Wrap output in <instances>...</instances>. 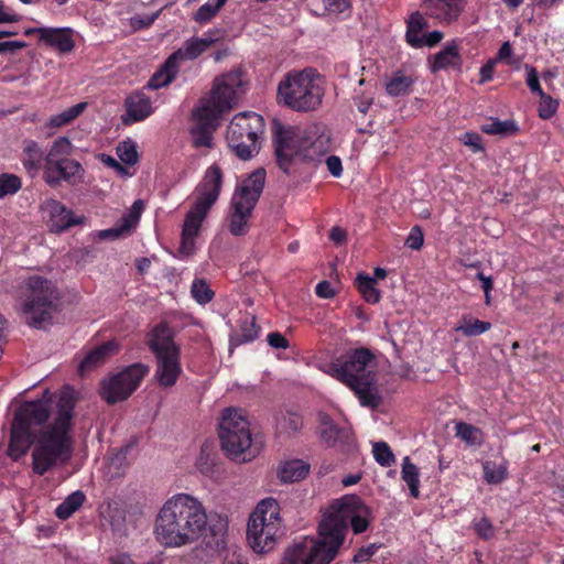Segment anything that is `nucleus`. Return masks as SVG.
Masks as SVG:
<instances>
[{"instance_id":"1","label":"nucleus","mask_w":564,"mask_h":564,"mask_svg":"<svg viewBox=\"0 0 564 564\" xmlns=\"http://www.w3.org/2000/svg\"><path fill=\"white\" fill-rule=\"evenodd\" d=\"M75 405L69 387L57 395L46 390L41 399L23 402L11 425L9 456L17 460L33 445L32 470L39 476L65 465L74 453Z\"/></svg>"},{"instance_id":"2","label":"nucleus","mask_w":564,"mask_h":564,"mask_svg":"<svg viewBox=\"0 0 564 564\" xmlns=\"http://www.w3.org/2000/svg\"><path fill=\"white\" fill-rule=\"evenodd\" d=\"M227 528V518L219 514L208 518L206 508L198 498L177 494L166 500L159 511L154 532L161 544L181 547L197 542L209 530L219 545Z\"/></svg>"},{"instance_id":"3","label":"nucleus","mask_w":564,"mask_h":564,"mask_svg":"<svg viewBox=\"0 0 564 564\" xmlns=\"http://www.w3.org/2000/svg\"><path fill=\"white\" fill-rule=\"evenodd\" d=\"M272 142L280 170L290 174L297 162L317 164L330 150V137L317 127L301 128L273 121Z\"/></svg>"},{"instance_id":"4","label":"nucleus","mask_w":564,"mask_h":564,"mask_svg":"<svg viewBox=\"0 0 564 564\" xmlns=\"http://www.w3.org/2000/svg\"><path fill=\"white\" fill-rule=\"evenodd\" d=\"M241 73L230 72L215 79L208 97L202 98L192 111L193 126L189 129L195 148L214 147V133L219 126L221 115L229 111L241 86Z\"/></svg>"},{"instance_id":"5","label":"nucleus","mask_w":564,"mask_h":564,"mask_svg":"<svg viewBox=\"0 0 564 564\" xmlns=\"http://www.w3.org/2000/svg\"><path fill=\"white\" fill-rule=\"evenodd\" d=\"M372 360L373 354L368 348L354 349L329 364L325 372L349 387L361 405L376 409L381 397L376 386V373L367 369Z\"/></svg>"},{"instance_id":"6","label":"nucleus","mask_w":564,"mask_h":564,"mask_svg":"<svg viewBox=\"0 0 564 564\" xmlns=\"http://www.w3.org/2000/svg\"><path fill=\"white\" fill-rule=\"evenodd\" d=\"M224 182V174L218 164L210 165L196 186V200L185 216L180 252L186 257L195 250V238L198 236L202 224L213 205L217 202Z\"/></svg>"},{"instance_id":"7","label":"nucleus","mask_w":564,"mask_h":564,"mask_svg":"<svg viewBox=\"0 0 564 564\" xmlns=\"http://www.w3.org/2000/svg\"><path fill=\"white\" fill-rule=\"evenodd\" d=\"M324 97L319 74L313 68L292 70L278 85V102L297 112L316 110Z\"/></svg>"},{"instance_id":"8","label":"nucleus","mask_w":564,"mask_h":564,"mask_svg":"<svg viewBox=\"0 0 564 564\" xmlns=\"http://www.w3.org/2000/svg\"><path fill=\"white\" fill-rule=\"evenodd\" d=\"M218 436L221 449L232 460H250L259 451L252 443L250 421L240 408L229 406L221 411Z\"/></svg>"},{"instance_id":"9","label":"nucleus","mask_w":564,"mask_h":564,"mask_svg":"<svg viewBox=\"0 0 564 564\" xmlns=\"http://www.w3.org/2000/svg\"><path fill=\"white\" fill-rule=\"evenodd\" d=\"M59 301L61 292L53 281L32 275L25 281L21 314L28 325L41 328L51 322L58 310Z\"/></svg>"},{"instance_id":"10","label":"nucleus","mask_w":564,"mask_h":564,"mask_svg":"<svg viewBox=\"0 0 564 564\" xmlns=\"http://www.w3.org/2000/svg\"><path fill=\"white\" fill-rule=\"evenodd\" d=\"M265 170L259 167L245 178L235 189L228 215V230L232 236H245L249 230V219L263 192Z\"/></svg>"},{"instance_id":"11","label":"nucleus","mask_w":564,"mask_h":564,"mask_svg":"<svg viewBox=\"0 0 564 564\" xmlns=\"http://www.w3.org/2000/svg\"><path fill=\"white\" fill-rule=\"evenodd\" d=\"M279 503L273 498L260 501L251 513L247 525L250 547L259 554L272 551L282 536Z\"/></svg>"},{"instance_id":"12","label":"nucleus","mask_w":564,"mask_h":564,"mask_svg":"<svg viewBox=\"0 0 564 564\" xmlns=\"http://www.w3.org/2000/svg\"><path fill=\"white\" fill-rule=\"evenodd\" d=\"M343 544L340 530L323 517L318 524L317 538H304L293 543L290 557L302 558L301 564H330L339 554Z\"/></svg>"},{"instance_id":"13","label":"nucleus","mask_w":564,"mask_h":564,"mask_svg":"<svg viewBox=\"0 0 564 564\" xmlns=\"http://www.w3.org/2000/svg\"><path fill=\"white\" fill-rule=\"evenodd\" d=\"M263 118L252 111L236 115L227 127L226 141L231 151L241 160H250L260 150L263 133Z\"/></svg>"},{"instance_id":"14","label":"nucleus","mask_w":564,"mask_h":564,"mask_svg":"<svg viewBox=\"0 0 564 564\" xmlns=\"http://www.w3.org/2000/svg\"><path fill=\"white\" fill-rule=\"evenodd\" d=\"M74 145L67 137L57 138L51 145L45 156L43 166V180L51 187H58L63 181L75 183L82 178L84 169L78 161L68 159Z\"/></svg>"},{"instance_id":"15","label":"nucleus","mask_w":564,"mask_h":564,"mask_svg":"<svg viewBox=\"0 0 564 564\" xmlns=\"http://www.w3.org/2000/svg\"><path fill=\"white\" fill-rule=\"evenodd\" d=\"M330 524H336L340 530L343 541L348 531V523L355 534L365 532L369 527L371 511L360 497L355 495H346L335 500L323 516Z\"/></svg>"},{"instance_id":"16","label":"nucleus","mask_w":564,"mask_h":564,"mask_svg":"<svg viewBox=\"0 0 564 564\" xmlns=\"http://www.w3.org/2000/svg\"><path fill=\"white\" fill-rule=\"evenodd\" d=\"M149 367L141 362L128 366L101 382V397L108 404L127 400L140 386Z\"/></svg>"},{"instance_id":"17","label":"nucleus","mask_w":564,"mask_h":564,"mask_svg":"<svg viewBox=\"0 0 564 564\" xmlns=\"http://www.w3.org/2000/svg\"><path fill=\"white\" fill-rule=\"evenodd\" d=\"M319 422V436L327 447H337L343 453H350L356 448L355 436L350 429L339 427L327 414H321Z\"/></svg>"},{"instance_id":"18","label":"nucleus","mask_w":564,"mask_h":564,"mask_svg":"<svg viewBox=\"0 0 564 564\" xmlns=\"http://www.w3.org/2000/svg\"><path fill=\"white\" fill-rule=\"evenodd\" d=\"M147 345L155 358L181 354L174 332L166 322L159 323L149 332Z\"/></svg>"},{"instance_id":"19","label":"nucleus","mask_w":564,"mask_h":564,"mask_svg":"<svg viewBox=\"0 0 564 564\" xmlns=\"http://www.w3.org/2000/svg\"><path fill=\"white\" fill-rule=\"evenodd\" d=\"M182 371L181 354L155 358L154 378L161 388L174 387Z\"/></svg>"},{"instance_id":"20","label":"nucleus","mask_w":564,"mask_h":564,"mask_svg":"<svg viewBox=\"0 0 564 564\" xmlns=\"http://www.w3.org/2000/svg\"><path fill=\"white\" fill-rule=\"evenodd\" d=\"M218 31H208L203 37H192L187 40L184 45L175 51L171 56L178 63L185 59H195L203 54L216 41L215 33Z\"/></svg>"},{"instance_id":"21","label":"nucleus","mask_w":564,"mask_h":564,"mask_svg":"<svg viewBox=\"0 0 564 564\" xmlns=\"http://www.w3.org/2000/svg\"><path fill=\"white\" fill-rule=\"evenodd\" d=\"M40 41L48 46L55 47L61 53H69L75 47L73 30L70 28H45L37 30Z\"/></svg>"},{"instance_id":"22","label":"nucleus","mask_w":564,"mask_h":564,"mask_svg":"<svg viewBox=\"0 0 564 564\" xmlns=\"http://www.w3.org/2000/svg\"><path fill=\"white\" fill-rule=\"evenodd\" d=\"M45 156L41 145L34 140H24L21 162L30 177H35L45 164Z\"/></svg>"},{"instance_id":"23","label":"nucleus","mask_w":564,"mask_h":564,"mask_svg":"<svg viewBox=\"0 0 564 564\" xmlns=\"http://www.w3.org/2000/svg\"><path fill=\"white\" fill-rule=\"evenodd\" d=\"M127 115L124 123L141 121L152 113L150 98L142 91H137L126 99Z\"/></svg>"},{"instance_id":"24","label":"nucleus","mask_w":564,"mask_h":564,"mask_svg":"<svg viewBox=\"0 0 564 564\" xmlns=\"http://www.w3.org/2000/svg\"><path fill=\"white\" fill-rule=\"evenodd\" d=\"M118 350V344L116 341L105 343L90 351L84 357L78 366V372L80 376H85L87 372L105 364L107 358L113 355Z\"/></svg>"},{"instance_id":"25","label":"nucleus","mask_w":564,"mask_h":564,"mask_svg":"<svg viewBox=\"0 0 564 564\" xmlns=\"http://www.w3.org/2000/svg\"><path fill=\"white\" fill-rule=\"evenodd\" d=\"M43 208L48 213L50 226L53 231L59 232L66 230L77 223L73 218L70 210L58 200L48 199L45 202Z\"/></svg>"},{"instance_id":"26","label":"nucleus","mask_w":564,"mask_h":564,"mask_svg":"<svg viewBox=\"0 0 564 564\" xmlns=\"http://www.w3.org/2000/svg\"><path fill=\"white\" fill-rule=\"evenodd\" d=\"M462 56L459 54V46L457 42L452 41L445 45V47L433 56L431 63V70L436 73L441 69H447L449 67L460 70L462 69Z\"/></svg>"},{"instance_id":"27","label":"nucleus","mask_w":564,"mask_h":564,"mask_svg":"<svg viewBox=\"0 0 564 564\" xmlns=\"http://www.w3.org/2000/svg\"><path fill=\"white\" fill-rule=\"evenodd\" d=\"M310 471V465L302 459H291L280 464L279 479L282 482H296L304 479Z\"/></svg>"},{"instance_id":"28","label":"nucleus","mask_w":564,"mask_h":564,"mask_svg":"<svg viewBox=\"0 0 564 564\" xmlns=\"http://www.w3.org/2000/svg\"><path fill=\"white\" fill-rule=\"evenodd\" d=\"M178 70V63L170 56L164 64L152 75L145 88L159 89L170 84L176 76Z\"/></svg>"},{"instance_id":"29","label":"nucleus","mask_w":564,"mask_h":564,"mask_svg":"<svg viewBox=\"0 0 564 564\" xmlns=\"http://www.w3.org/2000/svg\"><path fill=\"white\" fill-rule=\"evenodd\" d=\"M429 24L424 17L419 12H413L406 25L405 39L409 45L415 48L422 47V36L421 33L427 29Z\"/></svg>"},{"instance_id":"30","label":"nucleus","mask_w":564,"mask_h":564,"mask_svg":"<svg viewBox=\"0 0 564 564\" xmlns=\"http://www.w3.org/2000/svg\"><path fill=\"white\" fill-rule=\"evenodd\" d=\"M413 84L414 79L411 76L398 70L386 83V91L392 97L404 96L411 93Z\"/></svg>"},{"instance_id":"31","label":"nucleus","mask_w":564,"mask_h":564,"mask_svg":"<svg viewBox=\"0 0 564 564\" xmlns=\"http://www.w3.org/2000/svg\"><path fill=\"white\" fill-rule=\"evenodd\" d=\"M377 283L376 278H372L366 273H359L356 278L355 284L362 297L371 304H376L380 301V291L375 286Z\"/></svg>"},{"instance_id":"32","label":"nucleus","mask_w":564,"mask_h":564,"mask_svg":"<svg viewBox=\"0 0 564 564\" xmlns=\"http://www.w3.org/2000/svg\"><path fill=\"white\" fill-rule=\"evenodd\" d=\"M84 501L85 495L79 490L74 491L55 509V516L66 520L83 506Z\"/></svg>"},{"instance_id":"33","label":"nucleus","mask_w":564,"mask_h":564,"mask_svg":"<svg viewBox=\"0 0 564 564\" xmlns=\"http://www.w3.org/2000/svg\"><path fill=\"white\" fill-rule=\"evenodd\" d=\"M491 328L489 322L475 319L471 317H463L455 330L462 333L466 337L478 336Z\"/></svg>"},{"instance_id":"34","label":"nucleus","mask_w":564,"mask_h":564,"mask_svg":"<svg viewBox=\"0 0 564 564\" xmlns=\"http://www.w3.org/2000/svg\"><path fill=\"white\" fill-rule=\"evenodd\" d=\"M102 513H105V517L108 519L116 533H126V511L119 507L118 502H109Z\"/></svg>"},{"instance_id":"35","label":"nucleus","mask_w":564,"mask_h":564,"mask_svg":"<svg viewBox=\"0 0 564 564\" xmlns=\"http://www.w3.org/2000/svg\"><path fill=\"white\" fill-rule=\"evenodd\" d=\"M401 476H402V479L408 484L411 496L413 498H417L420 496L419 469L413 463H411V460L408 456L404 457V459H403Z\"/></svg>"},{"instance_id":"36","label":"nucleus","mask_w":564,"mask_h":564,"mask_svg":"<svg viewBox=\"0 0 564 564\" xmlns=\"http://www.w3.org/2000/svg\"><path fill=\"white\" fill-rule=\"evenodd\" d=\"M87 107V102H79L74 105L61 113L54 115L48 120V126L52 128H61L65 124H68L74 119H76Z\"/></svg>"},{"instance_id":"37","label":"nucleus","mask_w":564,"mask_h":564,"mask_svg":"<svg viewBox=\"0 0 564 564\" xmlns=\"http://www.w3.org/2000/svg\"><path fill=\"white\" fill-rule=\"evenodd\" d=\"M484 478L488 484H500L507 476V465L486 460L482 463Z\"/></svg>"},{"instance_id":"38","label":"nucleus","mask_w":564,"mask_h":564,"mask_svg":"<svg viewBox=\"0 0 564 564\" xmlns=\"http://www.w3.org/2000/svg\"><path fill=\"white\" fill-rule=\"evenodd\" d=\"M481 130L488 134H498L505 137L516 133L518 128L514 121L511 120L501 121L499 119H490L489 122L481 126Z\"/></svg>"},{"instance_id":"39","label":"nucleus","mask_w":564,"mask_h":564,"mask_svg":"<svg viewBox=\"0 0 564 564\" xmlns=\"http://www.w3.org/2000/svg\"><path fill=\"white\" fill-rule=\"evenodd\" d=\"M456 436L462 438L467 445L475 446L481 443V431L468 423L458 422L455 425Z\"/></svg>"},{"instance_id":"40","label":"nucleus","mask_w":564,"mask_h":564,"mask_svg":"<svg viewBox=\"0 0 564 564\" xmlns=\"http://www.w3.org/2000/svg\"><path fill=\"white\" fill-rule=\"evenodd\" d=\"M226 2L227 0H215V2H206L205 4L200 6L194 13V21L199 24L209 22L214 17L217 15Z\"/></svg>"},{"instance_id":"41","label":"nucleus","mask_w":564,"mask_h":564,"mask_svg":"<svg viewBox=\"0 0 564 564\" xmlns=\"http://www.w3.org/2000/svg\"><path fill=\"white\" fill-rule=\"evenodd\" d=\"M430 2L443 12L447 21L456 19L464 10V0H430Z\"/></svg>"},{"instance_id":"42","label":"nucleus","mask_w":564,"mask_h":564,"mask_svg":"<svg viewBox=\"0 0 564 564\" xmlns=\"http://www.w3.org/2000/svg\"><path fill=\"white\" fill-rule=\"evenodd\" d=\"M117 155L120 161L127 165H134L139 161L137 144L134 141L128 139L117 145Z\"/></svg>"},{"instance_id":"43","label":"nucleus","mask_w":564,"mask_h":564,"mask_svg":"<svg viewBox=\"0 0 564 564\" xmlns=\"http://www.w3.org/2000/svg\"><path fill=\"white\" fill-rule=\"evenodd\" d=\"M191 293L199 304L209 303L214 297L213 290L209 288L205 280L200 279L194 280L191 288Z\"/></svg>"},{"instance_id":"44","label":"nucleus","mask_w":564,"mask_h":564,"mask_svg":"<svg viewBox=\"0 0 564 564\" xmlns=\"http://www.w3.org/2000/svg\"><path fill=\"white\" fill-rule=\"evenodd\" d=\"M372 453L376 462L383 467L391 466L395 460L391 448L386 442L375 443Z\"/></svg>"},{"instance_id":"45","label":"nucleus","mask_w":564,"mask_h":564,"mask_svg":"<svg viewBox=\"0 0 564 564\" xmlns=\"http://www.w3.org/2000/svg\"><path fill=\"white\" fill-rule=\"evenodd\" d=\"M22 186L20 177L14 174L0 175V198L15 194Z\"/></svg>"},{"instance_id":"46","label":"nucleus","mask_w":564,"mask_h":564,"mask_svg":"<svg viewBox=\"0 0 564 564\" xmlns=\"http://www.w3.org/2000/svg\"><path fill=\"white\" fill-rule=\"evenodd\" d=\"M278 425L281 432L294 434L302 429L303 420L295 413H286L279 419Z\"/></svg>"},{"instance_id":"47","label":"nucleus","mask_w":564,"mask_h":564,"mask_svg":"<svg viewBox=\"0 0 564 564\" xmlns=\"http://www.w3.org/2000/svg\"><path fill=\"white\" fill-rule=\"evenodd\" d=\"M241 328V339H235V344L239 345L242 343L252 341L258 336V327L256 325L254 316L246 317L240 325ZM234 343V339L231 340Z\"/></svg>"},{"instance_id":"48","label":"nucleus","mask_w":564,"mask_h":564,"mask_svg":"<svg viewBox=\"0 0 564 564\" xmlns=\"http://www.w3.org/2000/svg\"><path fill=\"white\" fill-rule=\"evenodd\" d=\"M558 108V101L545 93L540 95L539 116L542 119L552 118Z\"/></svg>"},{"instance_id":"49","label":"nucleus","mask_w":564,"mask_h":564,"mask_svg":"<svg viewBox=\"0 0 564 564\" xmlns=\"http://www.w3.org/2000/svg\"><path fill=\"white\" fill-rule=\"evenodd\" d=\"M196 467L205 476L212 477L215 474V458L204 447L197 458Z\"/></svg>"},{"instance_id":"50","label":"nucleus","mask_w":564,"mask_h":564,"mask_svg":"<svg viewBox=\"0 0 564 564\" xmlns=\"http://www.w3.org/2000/svg\"><path fill=\"white\" fill-rule=\"evenodd\" d=\"M142 210L143 202L141 199H137L132 204L130 212L121 218L123 229H131L134 227L140 219Z\"/></svg>"},{"instance_id":"51","label":"nucleus","mask_w":564,"mask_h":564,"mask_svg":"<svg viewBox=\"0 0 564 564\" xmlns=\"http://www.w3.org/2000/svg\"><path fill=\"white\" fill-rule=\"evenodd\" d=\"M424 243V235L420 226L411 228L410 234L405 240V246L412 250H420Z\"/></svg>"},{"instance_id":"52","label":"nucleus","mask_w":564,"mask_h":564,"mask_svg":"<svg viewBox=\"0 0 564 564\" xmlns=\"http://www.w3.org/2000/svg\"><path fill=\"white\" fill-rule=\"evenodd\" d=\"M525 69L528 73L527 76V85L532 93L538 94L539 96L544 91L541 89L538 72L533 66L525 65Z\"/></svg>"},{"instance_id":"53","label":"nucleus","mask_w":564,"mask_h":564,"mask_svg":"<svg viewBox=\"0 0 564 564\" xmlns=\"http://www.w3.org/2000/svg\"><path fill=\"white\" fill-rule=\"evenodd\" d=\"M474 527L480 538L488 540L494 536V527L487 518H481L479 521L475 522Z\"/></svg>"},{"instance_id":"54","label":"nucleus","mask_w":564,"mask_h":564,"mask_svg":"<svg viewBox=\"0 0 564 564\" xmlns=\"http://www.w3.org/2000/svg\"><path fill=\"white\" fill-rule=\"evenodd\" d=\"M378 546L376 544H369L367 546L360 547L357 553L354 555V563L362 564L370 560V557L376 553Z\"/></svg>"},{"instance_id":"55","label":"nucleus","mask_w":564,"mask_h":564,"mask_svg":"<svg viewBox=\"0 0 564 564\" xmlns=\"http://www.w3.org/2000/svg\"><path fill=\"white\" fill-rule=\"evenodd\" d=\"M480 140H481L480 135L476 132H465L460 137V141L463 142V144L471 148V150L474 152H479L482 150Z\"/></svg>"},{"instance_id":"56","label":"nucleus","mask_w":564,"mask_h":564,"mask_svg":"<svg viewBox=\"0 0 564 564\" xmlns=\"http://www.w3.org/2000/svg\"><path fill=\"white\" fill-rule=\"evenodd\" d=\"M325 9L330 13H341L349 9V0H323Z\"/></svg>"},{"instance_id":"57","label":"nucleus","mask_w":564,"mask_h":564,"mask_svg":"<svg viewBox=\"0 0 564 564\" xmlns=\"http://www.w3.org/2000/svg\"><path fill=\"white\" fill-rule=\"evenodd\" d=\"M326 165L329 171V173L334 177H339L343 173V164L339 156L336 155H329L326 158Z\"/></svg>"},{"instance_id":"58","label":"nucleus","mask_w":564,"mask_h":564,"mask_svg":"<svg viewBox=\"0 0 564 564\" xmlns=\"http://www.w3.org/2000/svg\"><path fill=\"white\" fill-rule=\"evenodd\" d=\"M268 343L271 347L276 349H286L289 347L288 339L280 333L273 332L268 334Z\"/></svg>"},{"instance_id":"59","label":"nucleus","mask_w":564,"mask_h":564,"mask_svg":"<svg viewBox=\"0 0 564 564\" xmlns=\"http://www.w3.org/2000/svg\"><path fill=\"white\" fill-rule=\"evenodd\" d=\"M99 160L108 167L116 170L119 174L129 175L127 169L124 166H122L115 158H112L108 154L101 153L99 155Z\"/></svg>"},{"instance_id":"60","label":"nucleus","mask_w":564,"mask_h":564,"mask_svg":"<svg viewBox=\"0 0 564 564\" xmlns=\"http://www.w3.org/2000/svg\"><path fill=\"white\" fill-rule=\"evenodd\" d=\"M316 294L322 299H332L335 296V290L328 281H322L316 285Z\"/></svg>"},{"instance_id":"61","label":"nucleus","mask_w":564,"mask_h":564,"mask_svg":"<svg viewBox=\"0 0 564 564\" xmlns=\"http://www.w3.org/2000/svg\"><path fill=\"white\" fill-rule=\"evenodd\" d=\"M373 102V97L371 95L364 94L361 96H358L355 98V104L358 108V110L361 113H367L368 109Z\"/></svg>"},{"instance_id":"62","label":"nucleus","mask_w":564,"mask_h":564,"mask_svg":"<svg viewBox=\"0 0 564 564\" xmlns=\"http://www.w3.org/2000/svg\"><path fill=\"white\" fill-rule=\"evenodd\" d=\"M443 39V33L441 31H433L426 35L422 36V47L429 46L432 47L440 43Z\"/></svg>"},{"instance_id":"63","label":"nucleus","mask_w":564,"mask_h":564,"mask_svg":"<svg viewBox=\"0 0 564 564\" xmlns=\"http://www.w3.org/2000/svg\"><path fill=\"white\" fill-rule=\"evenodd\" d=\"M495 64H496V61L490 59L480 68V80H479L480 84H484V83L492 79Z\"/></svg>"},{"instance_id":"64","label":"nucleus","mask_w":564,"mask_h":564,"mask_svg":"<svg viewBox=\"0 0 564 564\" xmlns=\"http://www.w3.org/2000/svg\"><path fill=\"white\" fill-rule=\"evenodd\" d=\"M329 238L336 245H341L347 239V234L340 227H333L329 232Z\"/></svg>"}]
</instances>
